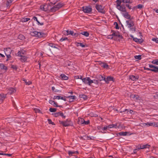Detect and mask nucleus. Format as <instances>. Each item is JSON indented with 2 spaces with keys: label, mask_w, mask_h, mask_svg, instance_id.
Listing matches in <instances>:
<instances>
[{
  "label": "nucleus",
  "mask_w": 158,
  "mask_h": 158,
  "mask_svg": "<svg viewBox=\"0 0 158 158\" xmlns=\"http://www.w3.org/2000/svg\"><path fill=\"white\" fill-rule=\"evenodd\" d=\"M60 77L62 80H68V77L64 74H62L60 75Z\"/></svg>",
  "instance_id": "412c9836"
},
{
  "label": "nucleus",
  "mask_w": 158,
  "mask_h": 158,
  "mask_svg": "<svg viewBox=\"0 0 158 158\" xmlns=\"http://www.w3.org/2000/svg\"><path fill=\"white\" fill-rule=\"evenodd\" d=\"M59 0H49L52 5H54Z\"/></svg>",
  "instance_id": "2f4dec72"
},
{
  "label": "nucleus",
  "mask_w": 158,
  "mask_h": 158,
  "mask_svg": "<svg viewBox=\"0 0 158 158\" xmlns=\"http://www.w3.org/2000/svg\"><path fill=\"white\" fill-rule=\"evenodd\" d=\"M113 128H119V127L117 126V124H112Z\"/></svg>",
  "instance_id": "680f3d73"
},
{
  "label": "nucleus",
  "mask_w": 158,
  "mask_h": 158,
  "mask_svg": "<svg viewBox=\"0 0 158 158\" xmlns=\"http://www.w3.org/2000/svg\"><path fill=\"white\" fill-rule=\"evenodd\" d=\"M135 59H138V60H140L141 59V55H138V56H134Z\"/></svg>",
  "instance_id": "c03bdc74"
},
{
  "label": "nucleus",
  "mask_w": 158,
  "mask_h": 158,
  "mask_svg": "<svg viewBox=\"0 0 158 158\" xmlns=\"http://www.w3.org/2000/svg\"><path fill=\"white\" fill-rule=\"evenodd\" d=\"M96 78L98 81H101L102 80H104L105 81V77L100 75H97L96 76Z\"/></svg>",
  "instance_id": "a211bd4d"
},
{
  "label": "nucleus",
  "mask_w": 158,
  "mask_h": 158,
  "mask_svg": "<svg viewBox=\"0 0 158 158\" xmlns=\"http://www.w3.org/2000/svg\"><path fill=\"white\" fill-rule=\"evenodd\" d=\"M34 110H35V112L36 113H42V112L41 111L40 109H34Z\"/></svg>",
  "instance_id": "8fccbe9b"
},
{
  "label": "nucleus",
  "mask_w": 158,
  "mask_h": 158,
  "mask_svg": "<svg viewBox=\"0 0 158 158\" xmlns=\"http://www.w3.org/2000/svg\"><path fill=\"white\" fill-rule=\"evenodd\" d=\"M115 110L118 112H119L120 113H122L123 112H125L128 111V110L127 109H123V110H121V109H114Z\"/></svg>",
  "instance_id": "7c9ffc66"
},
{
  "label": "nucleus",
  "mask_w": 158,
  "mask_h": 158,
  "mask_svg": "<svg viewBox=\"0 0 158 158\" xmlns=\"http://www.w3.org/2000/svg\"><path fill=\"white\" fill-rule=\"evenodd\" d=\"M152 62L153 64L158 65V60H153Z\"/></svg>",
  "instance_id": "ea45409f"
},
{
  "label": "nucleus",
  "mask_w": 158,
  "mask_h": 158,
  "mask_svg": "<svg viewBox=\"0 0 158 158\" xmlns=\"http://www.w3.org/2000/svg\"><path fill=\"white\" fill-rule=\"evenodd\" d=\"M152 40L155 41L156 43H158V38H153Z\"/></svg>",
  "instance_id": "6e6d98bb"
},
{
  "label": "nucleus",
  "mask_w": 158,
  "mask_h": 158,
  "mask_svg": "<svg viewBox=\"0 0 158 158\" xmlns=\"http://www.w3.org/2000/svg\"><path fill=\"white\" fill-rule=\"evenodd\" d=\"M32 82L31 81H27L26 83V85H30L32 84Z\"/></svg>",
  "instance_id": "4d7b16f0"
},
{
  "label": "nucleus",
  "mask_w": 158,
  "mask_h": 158,
  "mask_svg": "<svg viewBox=\"0 0 158 158\" xmlns=\"http://www.w3.org/2000/svg\"><path fill=\"white\" fill-rule=\"evenodd\" d=\"M11 68L15 69V70H16L17 69L16 66L13 65H11Z\"/></svg>",
  "instance_id": "3c124183"
},
{
  "label": "nucleus",
  "mask_w": 158,
  "mask_h": 158,
  "mask_svg": "<svg viewBox=\"0 0 158 158\" xmlns=\"http://www.w3.org/2000/svg\"><path fill=\"white\" fill-rule=\"evenodd\" d=\"M21 57L20 58V60L22 62H26L27 59V57L25 56H21Z\"/></svg>",
  "instance_id": "a878e982"
},
{
  "label": "nucleus",
  "mask_w": 158,
  "mask_h": 158,
  "mask_svg": "<svg viewBox=\"0 0 158 158\" xmlns=\"http://www.w3.org/2000/svg\"><path fill=\"white\" fill-rule=\"evenodd\" d=\"M4 52L6 54V55L7 56L8 58H9L11 56L10 54L12 51L10 48H8L6 49H4Z\"/></svg>",
  "instance_id": "0eeeda50"
},
{
  "label": "nucleus",
  "mask_w": 158,
  "mask_h": 158,
  "mask_svg": "<svg viewBox=\"0 0 158 158\" xmlns=\"http://www.w3.org/2000/svg\"><path fill=\"white\" fill-rule=\"evenodd\" d=\"M63 6V4L61 3H58L57 5L51 8L50 6L48 4L43 5L40 6V8L41 10L44 11H47L49 10L52 12H55L59 10Z\"/></svg>",
  "instance_id": "f257e3e1"
},
{
  "label": "nucleus",
  "mask_w": 158,
  "mask_h": 158,
  "mask_svg": "<svg viewBox=\"0 0 158 158\" xmlns=\"http://www.w3.org/2000/svg\"><path fill=\"white\" fill-rule=\"evenodd\" d=\"M90 78L89 77H87L84 78L82 79V81L85 84H88L89 85V82L90 80Z\"/></svg>",
  "instance_id": "4468645a"
},
{
  "label": "nucleus",
  "mask_w": 158,
  "mask_h": 158,
  "mask_svg": "<svg viewBox=\"0 0 158 158\" xmlns=\"http://www.w3.org/2000/svg\"><path fill=\"white\" fill-rule=\"evenodd\" d=\"M126 23L128 25L129 28H130L131 31L133 32L135 31V28H133L134 24L133 22L131 21H126Z\"/></svg>",
  "instance_id": "39448f33"
},
{
  "label": "nucleus",
  "mask_w": 158,
  "mask_h": 158,
  "mask_svg": "<svg viewBox=\"0 0 158 158\" xmlns=\"http://www.w3.org/2000/svg\"><path fill=\"white\" fill-rule=\"evenodd\" d=\"M66 63L67 64L68 66H69L71 65V63L70 62L67 61L66 62Z\"/></svg>",
  "instance_id": "0e129e2a"
},
{
  "label": "nucleus",
  "mask_w": 158,
  "mask_h": 158,
  "mask_svg": "<svg viewBox=\"0 0 158 158\" xmlns=\"http://www.w3.org/2000/svg\"><path fill=\"white\" fill-rule=\"evenodd\" d=\"M118 31H113V33H112V35L113 36H116L118 34Z\"/></svg>",
  "instance_id": "79ce46f5"
},
{
  "label": "nucleus",
  "mask_w": 158,
  "mask_h": 158,
  "mask_svg": "<svg viewBox=\"0 0 158 158\" xmlns=\"http://www.w3.org/2000/svg\"><path fill=\"white\" fill-rule=\"evenodd\" d=\"M116 36H117L119 38H122V36L121 35V34L119 33H118V34Z\"/></svg>",
  "instance_id": "69168bd1"
},
{
  "label": "nucleus",
  "mask_w": 158,
  "mask_h": 158,
  "mask_svg": "<svg viewBox=\"0 0 158 158\" xmlns=\"http://www.w3.org/2000/svg\"><path fill=\"white\" fill-rule=\"evenodd\" d=\"M107 127L108 128V129L113 128L112 124L107 126Z\"/></svg>",
  "instance_id": "338daca9"
},
{
  "label": "nucleus",
  "mask_w": 158,
  "mask_h": 158,
  "mask_svg": "<svg viewBox=\"0 0 158 158\" xmlns=\"http://www.w3.org/2000/svg\"><path fill=\"white\" fill-rule=\"evenodd\" d=\"M51 112H55L56 111V109H49Z\"/></svg>",
  "instance_id": "774afa93"
},
{
  "label": "nucleus",
  "mask_w": 158,
  "mask_h": 158,
  "mask_svg": "<svg viewBox=\"0 0 158 158\" xmlns=\"http://www.w3.org/2000/svg\"><path fill=\"white\" fill-rule=\"evenodd\" d=\"M24 36L20 34L19 35L18 38L21 40H23L24 39Z\"/></svg>",
  "instance_id": "4c0bfd02"
},
{
  "label": "nucleus",
  "mask_w": 158,
  "mask_h": 158,
  "mask_svg": "<svg viewBox=\"0 0 158 158\" xmlns=\"http://www.w3.org/2000/svg\"><path fill=\"white\" fill-rule=\"evenodd\" d=\"M78 152L77 151H68V154L70 156H72L73 155V154L76 153H78Z\"/></svg>",
  "instance_id": "bb28decb"
},
{
  "label": "nucleus",
  "mask_w": 158,
  "mask_h": 158,
  "mask_svg": "<svg viewBox=\"0 0 158 158\" xmlns=\"http://www.w3.org/2000/svg\"><path fill=\"white\" fill-rule=\"evenodd\" d=\"M84 122V120L82 118H79L78 121V124L81 125L83 124Z\"/></svg>",
  "instance_id": "4be33fe9"
},
{
  "label": "nucleus",
  "mask_w": 158,
  "mask_h": 158,
  "mask_svg": "<svg viewBox=\"0 0 158 158\" xmlns=\"http://www.w3.org/2000/svg\"><path fill=\"white\" fill-rule=\"evenodd\" d=\"M60 96H54L53 98V99H60Z\"/></svg>",
  "instance_id": "052dcab7"
},
{
  "label": "nucleus",
  "mask_w": 158,
  "mask_h": 158,
  "mask_svg": "<svg viewBox=\"0 0 158 158\" xmlns=\"http://www.w3.org/2000/svg\"><path fill=\"white\" fill-rule=\"evenodd\" d=\"M113 38V36L112 34L108 36V38L109 39H112Z\"/></svg>",
  "instance_id": "e2e57ef3"
},
{
  "label": "nucleus",
  "mask_w": 158,
  "mask_h": 158,
  "mask_svg": "<svg viewBox=\"0 0 158 158\" xmlns=\"http://www.w3.org/2000/svg\"><path fill=\"white\" fill-rule=\"evenodd\" d=\"M67 34L69 35L71 34L72 35H74L76 36H78V34L77 33H74L73 31H69L68 30L67 31Z\"/></svg>",
  "instance_id": "5701e85b"
},
{
  "label": "nucleus",
  "mask_w": 158,
  "mask_h": 158,
  "mask_svg": "<svg viewBox=\"0 0 158 158\" xmlns=\"http://www.w3.org/2000/svg\"><path fill=\"white\" fill-rule=\"evenodd\" d=\"M143 126L148 125L149 126H154V125H155V123H143Z\"/></svg>",
  "instance_id": "393cba45"
},
{
  "label": "nucleus",
  "mask_w": 158,
  "mask_h": 158,
  "mask_svg": "<svg viewBox=\"0 0 158 158\" xmlns=\"http://www.w3.org/2000/svg\"><path fill=\"white\" fill-rule=\"evenodd\" d=\"M30 34L32 36L38 37H41L43 36L44 34L40 32L36 31H32L30 32Z\"/></svg>",
  "instance_id": "20e7f679"
},
{
  "label": "nucleus",
  "mask_w": 158,
  "mask_h": 158,
  "mask_svg": "<svg viewBox=\"0 0 158 158\" xmlns=\"http://www.w3.org/2000/svg\"><path fill=\"white\" fill-rule=\"evenodd\" d=\"M96 8L99 12L101 13L104 14L105 12L104 7L101 5H96Z\"/></svg>",
  "instance_id": "423d86ee"
},
{
  "label": "nucleus",
  "mask_w": 158,
  "mask_h": 158,
  "mask_svg": "<svg viewBox=\"0 0 158 158\" xmlns=\"http://www.w3.org/2000/svg\"><path fill=\"white\" fill-rule=\"evenodd\" d=\"M81 34L84 35L86 37H88L89 36V33L87 31H84L80 33Z\"/></svg>",
  "instance_id": "c756f323"
},
{
  "label": "nucleus",
  "mask_w": 158,
  "mask_h": 158,
  "mask_svg": "<svg viewBox=\"0 0 158 158\" xmlns=\"http://www.w3.org/2000/svg\"><path fill=\"white\" fill-rule=\"evenodd\" d=\"M30 19L29 18H23L22 19V21L23 22H27Z\"/></svg>",
  "instance_id": "72a5a7b5"
},
{
  "label": "nucleus",
  "mask_w": 158,
  "mask_h": 158,
  "mask_svg": "<svg viewBox=\"0 0 158 158\" xmlns=\"http://www.w3.org/2000/svg\"><path fill=\"white\" fill-rule=\"evenodd\" d=\"M48 123L49 124H52L53 125H55V124L53 122H52V120L51 119H48Z\"/></svg>",
  "instance_id": "de8ad7c7"
},
{
  "label": "nucleus",
  "mask_w": 158,
  "mask_h": 158,
  "mask_svg": "<svg viewBox=\"0 0 158 158\" xmlns=\"http://www.w3.org/2000/svg\"><path fill=\"white\" fill-rule=\"evenodd\" d=\"M111 81L113 82L114 81V79L113 77L111 76H108L106 78H105V81L106 83H109V82Z\"/></svg>",
  "instance_id": "1a4fd4ad"
},
{
  "label": "nucleus",
  "mask_w": 158,
  "mask_h": 158,
  "mask_svg": "<svg viewBox=\"0 0 158 158\" xmlns=\"http://www.w3.org/2000/svg\"><path fill=\"white\" fill-rule=\"evenodd\" d=\"M59 122L60 124L64 127L68 126L72 124V123L71 121L68 119L67 120L65 121H60Z\"/></svg>",
  "instance_id": "7ed1b4c3"
},
{
  "label": "nucleus",
  "mask_w": 158,
  "mask_h": 158,
  "mask_svg": "<svg viewBox=\"0 0 158 158\" xmlns=\"http://www.w3.org/2000/svg\"><path fill=\"white\" fill-rule=\"evenodd\" d=\"M25 53V51L23 49L21 50L20 51L18 52L17 55L19 56H23V55H24Z\"/></svg>",
  "instance_id": "dca6fc26"
},
{
  "label": "nucleus",
  "mask_w": 158,
  "mask_h": 158,
  "mask_svg": "<svg viewBox=\"0 0 158 158\" xmlns=\"http://www.w3.org/2000/svg\"><path fill=\"white\" fill-rule=\"evenodd\" d=\"M6 96V95L2 94L1 95L0 94V100H1L2 101H3L5 98Z\"/></svg>",
  "instance_id": "473e14b6"
},
{
  "label": "nucleus",
  "mask_w": 158,
  "mask_h": 158,
  "mask_svg": "<svg viewBox=\"0 0 158 158\" xmlns=\"http://www.w3.org/2000/svg\"><path fill=\"white\" fill-rule=\"evenodd\" d=\"M80 97L81 98L83 99L84 100H85L87 99V96L85 95H80Z\"/></svg>",
  "instance_id": "f704fd0d"
},
{
  "label": "nucleus",
  "mask_w": 158,
  "mask_h": 158,
  "mask_svg": "<svg viewBox=\"0 0 158 158\" xmlns=\"http://www.w3.org/2000/svg\"><path fill=\"white\" fill-rule=\"evenodd\" d=\"M150 146L148 144H146L145 145H140V148H138V149L139 150L140 149H143L147 148H149Z\"/></svg>",
  "instance_id": "2eb2a0df"
},
{
  "label": "nucleus",
  "mask_w": 158,
  "mask_h": 158,
  "mask_svg": "<svg viewBox=\"0 0 158 158\" xmlns=\"http://www.w3.org/2000/svg\"><path fill=\"white\" fill-rule=\"evenodd\" d=\"M13 1L11 0H7L6 3V5L7 6H9L10 4H11Z\"/></svg>",
  "instance_id": "e433bc0d"
},
{
  "label": "nucleus",
  "mask_w": 158,
  "mask_h": 158,
  "mask_svg": "<svg viewBox=\"0 0 158 158\" xmlns=\"http://www.w3.org/2000/svg\"><path fill=\"white\" fill-rule=\"evenodd\" d=\"M117 3L116 7L117 8L123 13L126 11V8L124 5H121L122 1L120 0H117L116 1Z\"/></svg>",
  "instance_id": "f03ea898"
},
{
  "label": "nucleus",
  "mask_w": 158,
  "mask_h": 158,
  "mask_svg": "<svg viewBox=\"0 0 158 158\" xmlns=\"http://www.w3.org/2000/svg\"><path fill=\"white\" fill-rule=\"evenodd\" d=\"M52 89L53 91L55 92H58L59 91V90L56 89L55 87L54 86L52 87Z\"/></svg>",
  "instance_id": "a18cd8bd"
},
{
  "label": "nucleus",
  "mask_w": 158,
  "mask_h": 158,
  "mask_svg": "<svg viewBox=\"0 0 158 158\" xmlns=\"http://www.w3.org/2000/svg\"><path fill=\"white\" fill-rule=\"evenodd\" d=\"M0 68L6 71L7 69V67L2 64H0Z\"/></svg>",
  "instance_id": "cd10ccee"
},
{
  "label": "nucleus",
  "mask_w": 158,
  "mask_h": 158,
  "mask_svg": "<svg viewBox=\"0 0 158 158\" xmlns=\"http://www.w3.org/2000/svg\"><path fill=\"white\" fill-rule=\"evenodd\" d=\"M114 25L115 24V28L116 29H118L119 28V27H118V23H117V22H114Z\"/></svg>",
  "instance_id": "bf43d9fd"
},
{
  "label": "nucleus",
  "mask_w": 158,
  "mask_h": 158,
  "mask_svg": "<svg viewBox=\"0 0 158 158\" xmlns=\"http://www.w3.org/2000/svg\"><path fill=\"white\" fill-rule=\"evenodd\" d=\"M130 98L136 101H139L141 99V98L137 95L131 94L130 96Z\"/></svg>",
  "instance_id": "6e6552de"
},
{
  "label": "nucleus",
  "mask_w": 158,
  "mask_h": 158,
  "mask_svg": "<svg viewBox=\"0 0 158 158\" xmlns=\"http://www.w3.org/2000/svg\"><path fill=\"white\" fill-rule=\"evenodd\" d=\"M124 17L127 19H130L131 17L130 15L128 14L126 11L123 13Z\"/></svg>",
  "instance_id": "6ab92c4d"
},
{
  "label": "nucleus",
  "mask_w": 158,
  "mask_h": 158,
  "mask_svg": "<svg viewBox=\"0 0 158 158\" xmlns=\"http://www.w3.org/2000/svg\"><path fill=\"white\" fill-rule=\"evenodd\" d=\"M131 36L133 38V40L135 41V42H140V39H138L136 38H134L133 37V36L131 35Z\"/></svg>",
  "instance_id": "c9c22d12"
},
{
  "label": "nucleus",
  "mask_w": 158,
  "mask_h": 158,
  "mask_svg": "<svg viewBox=\"0 0 158 158\" xmlns=\"http://www.w3.org/2000/svg\"><path fill=\"white\" fill-rule=\"evenodd\" d=\"M89 120H87V121H85L84 120V123L83 124L84 125H87L89 124Z\"/></svg>",
  "instance_id": "13d9d810"
},
{
  "label": "nucleus",
  "mask_w": 158,
  "mask_h": 158,
  "mask_svg": "<svg viewBox=\"0 0 158 158\" xmlns=\"http://www.w3.org/2000/svg\"><path fill=\"white\" fill-rule=\"evenodd\" d=\"M66 97H65V96L61 97V96H60V99H62V100H63L65 101L66 100L67 98H66Z\"/></svg>",
  "instance_id": "49530a36"
},
{
  "label": "nucleus",
  "mask_w": 158,
  "mask_h": 158,
  "mask_svg": "<svg viewBox=\"0 0 158 158\" xmlns=\"http://www.w3.org/2000/svg\"><path fill=\"white\" fill-rule=\"evenodd\" d=\"M49 46L51 47L52 48H55V49H57L58 48L56 47L55 46H53V44H49Z\"/></svg>",
  "instance_id": "5fc2aeb1"
},
{
  "label": "nucleus",
  "mask_w": 158,
  "mask_h": 158,
  "mask_svg": "<svg viewBox=\"0 0 158 158\" xmlns=\"http://www.w3.org/2000/svg\"><path fill=\"white\" fill-rule=\"evenodd\" d=\"M129 78L133 81H135L136 79H138V78L136 77L133 75H131L129 77Z\"/></svg>",
  "instance_id": "c85d7f7f"
},
{
  "label": "nucleus",
  "mask_w": 158,
  "mask_h": 158,
  "mask_svg": "<svg viewBox=\"0 0 158 158\" xmlns=\"http://www.w3.org/2000/svg\"><path fill=\"white\" fill-rule=\"evenodd\" d=\"M150 68H151V71H153L155 72H158V67L152 65H149Z\"/></svg>",
  "instance_id": "9d476101"
},
{
  "label": "nucleus",
  "mask_w": 158,
  "mask_h": 158,
  "mask_svg": "<svg viewBox=\"0 0 158 158\" xmlns=\"http://www.w3.org/2000/svg\"><path fill=\"white\" fill-rule=\"evenodd\" d=\"M66 98L68 99L69 101V102H73L74 100L75 99V96H71L66 97Z\"/></svg>",
  "instance_id": "f3484780"
},
{
  "label": "nucleus",
  "mask_w": 158,
  "mask_h": 158,
  "mask_svg": "<svg viewBox=\"0 0 158 158\" xmlns=\"http://www.w3.org/2000/svg\"><path fill=\"white\" fill-rule=\"evenodd\" d=\"M90 114V115L92 117H97L98 116L97 114H94L93 113H91Z\"/></svg>",
  "instance_id": "09e8293b"
},
{
  "label": "nucleus",
  "mask_w": 158,
  "mask_h": 158,
  "mask_svg": "<svg viewBox=\"0 0 158 158\" xmlns=\"http://www.w3.org/2000/svg\"><path fill=\"white\" fill-rule=\"evenodd\" d=\"M143 7V5L141 4H139L137 6V8L138 9H141Z\"/></svg>",
  "instance_id": "603ef678"
},
{
  "label": "nucleus",
  "mask_w": 158,
  "mask_h": 158,
  "mask_svg": "<svg viewBox=\"0 0 158 158\" xmlns=\"http://www.w3.org/2000/svg\"><path fill=\"white\" fill-rule=\"evenodd\" d=\"M102 66L105 68L108 69V65L106 64H105L104 63H102Z\"/></svg>",
  "instance_id": "a19ab883"
},
{
  "label": "nucleus",
  "mask_w": 158,
  "mask_h": 158,
  "mask_svg": "<svg viewBox=\"0 0 158 158\" xmlns=\"http://www.w3.org/2000/svg\"><path fill=\"white\" fill-rule=\"evenodd\" d=\"M8 93H9L10 94H11L13 93H15L16 91V90L15 88H13L10 87L8 89Z\"/></svg>",
  "instance_id": "ddd939ff"
},
{
  "label": "nucleus",
  "mask_w": 158,
  "mask_h": 158,
  "mask_svg": "<svg viewBox=\"0 0 158 158\" xmlns=\"http://www.w3.org/2000/svg\"><path fill=\"white\" fill-rule=\"evenodd\" d=\"M122 2L123 3H128L130 2V0H122Z\"/></svg>",
  "instance_id": "864d4df0"
},
{
  "label": "nucleus",
  "mask_w": 158,
  "mask_h": 158,
  "mask_svg": "<svg viewBox=\"0 0 158 158\" xmlns=\"http://www.w3.org/2000/svg\"><path fill=\"white\" fill-rule=\"evenodd\" d=\"M49 103L52 105L53 106L56 107H59L60 108H62L63 107L61 106H58L57 103L56 102H54V101L50 100L49 101Z\"/></svg>",
  "instance_id": "f8f14e48"
},
{
  "label": "nucleus",
  "mask_w": 158,
  "mask_h": 158,
  "mask_svg": "<svg viewBox=\"0 0 158 158\" xmlns=\"http://www.w3.org/2000/svg\"><path fill=\"white\" fill-rule=\"evenodd\" d=\"M60 112H58L56 113H53L52 114L54 115V116L56 117H57L59 116H60Z\"/></svg>",
  "instance_id": "58836bf2"
},
{
  "label": "nucleus",
  "mask_w": 158,
  "mask_h": 158,
  "mask_svg": "<svg viewBox=\"0 0 158 158\" xmlns=\"http://www.w3.org/2000/svg\"><path fill=\"white\" fill-rule=\"evenodd\" d=\"M93 83L97 84L98 83V80H91L90 79L89 82V85H90L91 84Z\"/></svg>",
  "instance_id": "b1692460"
},
{
  "label": "nucleus",
  "mask_w": 158,
  "mask_h": 158,
  "mask_svg": "<svg viewBox=\"0 0 158 158\" xmlns=\"http://www.w3.org/2000/svg\"><path fill=\"white\" fill-rule=\"evenodd\" d=\"M118 134L122 136H126L127 135H131V134H130L129 132L125 131V132H119Z\"/></svg>",
  "instance_id": "aec40b11"
},
{
  "label": "nucleus",
  "mask_w": 158,
  "mask_h": 158,
  "mask_svg": "<svg viewBox=\"0 0 158 158\" xmlns=\"http://www.w3.org/2000/svg\"><path fill=\"white\" fill-rule=\"evenodd\" d=\"M15 120V118H10L7 119V121L9 122H10L11 121H14Z\"/></svg>",
  "instance_id": "37998d69"
},
{
  "label": "nucleus",
  "mask_w": 158,
  "mask_h": 158,
  "mask_svg": "<svg viewBox=\"0 0 158 158\" xmlns=\"http://www.w3.org/2000/svg\"><path fill=\"white\" fill-rule=\"evenodd\" d=\"M83 10L85 13H88L91 11L92 9L87 6L83 7Z\"/></svg>",
  "instance_id": "9b49d317"
}]
</instances>
